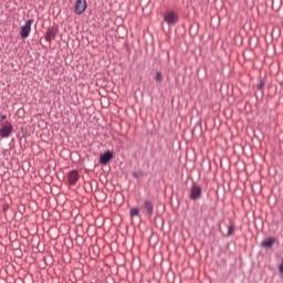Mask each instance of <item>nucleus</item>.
Here are the masks:
<instances>
[{
  "label": "nucleus",
  "instance_id": "nucleus-13",
  "mask_svg": "<svg viewBox=\"0 0 283 283\" xmlns=\"http://www.w3.org/2000/svg\"><path fill=\"white\" fill-rule=\"evenodd\" d=\"M155 81H157V83H160V82L163 81V73L157 72V73H156Z\"/></svg>",
  "mask_w": 283,
  "mask_h": 283
},
{
  "label": "nucleus",
  "instance_id": "nucleus-4",
  "mask_svg": "<svg viewBox=\"0 0 283 283\" xmlns=\"http://www.w3.org/2000/svg\"><path fill=\"white\" fill-rule=\"evenodd\" d=\"M12 124L10 122H7L6 125H3L0 128V138H10L12 135Z\"/></svg>",
  "mask_w": 283,
  "mask_h": 283
},
{
  "label": "nucleus",
  "instance_id": "nucleus-1",
  "mask_svg": "<svg viewBox=\"0 0 283 283\" xmlns=\"http://www.w3.org/2000/svg\"><path fill=\"white\" fill-rule=\"evenodd\" d=\"M32 23H34L33 19H29L24 25L21 27L20 36L21 39H28L30 36V32H32Z\"/></svg>",
  "mask_w": 283,
  "mask_h": 283
},
{
  "label": "nucleus",
  "instance_id": "nucleus-12",
  "mask_svg": "<svg viewBox=\"0 0 283 283\" xmlns=\"http://www.w3.org/2000/svg\"><path fill=\"white\" fill-rule=\"evenodd\" d=\"M233 231H235V226L230 224L229 228H228V233H227V235H228V237H231V234L233 233Z\"/></svg>",
  "mask_w": 283,
  "mask_h": 283
},
{
  "label": "nucleus",
  "instance_id": "nucleus-15",
  "mask_svg": "<svg viewBox=\"0 0 283 283\" xmlns=\"http://www.w3.org/2000/svg\"><path fill=\"white\" fill-rule=\"evenodd\" d=\"M6 118H8L7 115H1L0 116V125H3V120H6Z\"/></svg>",
  "mask_w": 283,
  "mask_h": 283
},
{
  "label": "nucleus",
  "instance_id": "nucleus-7",
  "mask_svg": "<svg viewBox=\"0 0 283 283\" xmlns=\"http://www.w3.org/2000/svg\"><path fill=\"white\" fill-rule=\"evenodd\" d=\"M113 158H114V153H112L111 150H107L99 156V165H107V163H109V160H112Z\"/></svg>",
  "mask_w": 283,
  "mask_h": 283
},
{
  "label": "nucleus",
  "instance_id": "nucleus-9",
  "mask_svg": "<svg viewBox=\"0 0 283 283\" xmlns=\"http://www.w3.org/2000/svg\"><path fill=\"white\" fill-rule=\"evenodd\" d=\"M144 209H146L147 216H149V217L154 216V203H151V201L145 200Z\"/></svg>",
  "mask_w": 283,
  "mask_h": 283
},
{
  "label": "nucleus",
  "instance_id": "nucleus-5",
  "mask_svg": "<svg viewBox=\"0 0 283 283\" xmlns=\"http://www.w3.org/2000/svg\"><path fill=\"white\" fill-rule=\"evenodd\" d=\"M87 10V1L86 0H76L74 6L75 14H83Z\"/></svg>",
  "mask_w": 283,
  "mask_h": 283
},
{
  "label": "nucleus",
  "instance_id": "nucleus-3",
  "mask_svg": "<svg viewBox=\"0 0 283 283\" xmlns=\"http://www.w3.org/2000/svg\"><path fill=\"white\" fill-rule=\"evenodd\" d=\"M200 198H202V187L195 184L190 189V200H200Z\"/></svg>",
  "mask_w": 283,
  "mask_h": 283
},
{
  "label": "nucleus",
  "instance_id": "nucleus-16",
  "mask_svg": "<svg viewBox=\"0 0 283 283\" xmlns=\"http://www.w3.org/2000/svg\"><path fill=\"white\" fill-rule=\"evenodd\" d=\"M133 177L136 178V180H138V178H140V174H138V172H133Z\"/></svg>",
  "mask_w": 283,
  "mask_h": 283
},
{
  "label": "nucleus",
  "instance_id": "nucleus-10",
  "mask_svg": "<svg viewBox=\"0 0 283 283\" xmlns=\"http://www.w3.org/2000/svg\"><path fill=\"white\" fill-rule=\"evenodd\" d=\"M273 244H275V238H270L261 242V247L264 249H273Z\"/></svg>",
  "mask_w": 283,
  "mask_h": 283
},
{
  "label": "nucleus",
  "instance_id": "nucleus-8",
  "mask_svg": "<svg viewBox=\"0 0 283 283\" xmlns=\"http://www.w3.org/2000/svg\"><path fill=\"white\" fill-rule=\"evenodd\" d=\"M69 185H76L78 182V171L71 170L67 175Z\"/></svg>",
  "mask_w": 283,
  "mask_h": 283
},
{
  "label": "nucleus",
  "instance_id": "nucleus-14",
  "mask_svg": "<svg viewBox=\"0 0 283 283\" xmlns=\"http://www.w3.org/2000/svg\"><path fill=\"white\" fill-rule=\"evenodd\" d=\"M264 85H266V82L264 80H261L256 86V90H263Z\"/></svg>",
  "mask_w": 283,
  "mask_h": 283
},
{
  "label": "nucleus",
  "instance_id": "nucleus-2",
  "mask_svg": "<svg viewBox=\"0 0 283 283\" xmlns=\"http://www.w3.org/2000/svg\"><path fill=\"white\" fill-rule=\"evenodd\" d=\"M178 13L176 11H168L164 15V21L167 22L168 25H176L178 23Z\"/></svg>",
  "mask_w": 283,
  "mask_h": 283
},
{
  "label": "nucleus",
  "instance_id": "nucleus-6",
  "mask_svg": "<svg viewBox=\"0 0 283 283\" xmlns=\"http://www.w3.org/2000/svg\"><path fill=\"white\" fill-rule=\"evenodd\" d=\"M59 32V27H50L45 33V41L52 43L56 39V33Z\"/></svg>",
  "mask_w": 283,
  "mask_h": 283
},
{
  "label": "nucleus",
  "instance_id": "nucleus-11",
  "mask_svg": "<svg viewBox=\"0 0 283 283\" xmlns=\"http://www.w3.org/2000/svg\"><path fill=\"white\" fill-rule=\"evenodd\" d=\"M140 214V209L138 208H133L130 209V217L134 218L136 216H139Z\"/></svg>",
  "mask_w": 283,
  "mask_h": 283
}]
</instances>
